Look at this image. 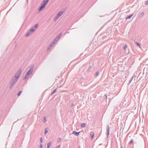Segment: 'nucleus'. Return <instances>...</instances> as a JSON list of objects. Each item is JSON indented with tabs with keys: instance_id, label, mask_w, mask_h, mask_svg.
I'll return each instance as SVG.
<instances>
[{
	"instance_id": "nucleus-1",
	"label": "nucleus",
	"mask_w": 148,
	"mask_h": 148,
	"mask_svg": "<svg viewBox=\"0 0 148 148\" xmlns=\"http://www.w3.org/2000/svg\"><path fill=\"white\" fill-rule=\"evenodd\" d=\"M17 81L18 80L15 79V78L12 77L11 80V82L10 84V88L11 89L13 86H14Z\"/></svg>"
},
{
	"instance_id": "nucleus-2",
	"label": "nucleus",
	"mask_w": 148,
	"mask_h": 148,
	"mask_svg": "<svg viewBox=\"0 0 148 148\" xmlns=\"http://www.w3.org/2000/svg\"><path fill=\"white\" fill-rule=\"evenodd\" d=\"M21 68H19L18 71L14 74V77H13L15 78V79L18 80L19 77L21 75Z\"/></svg>"
},
{
	"instance_id": "nucleus-3",
	"label": "nucleus",
	"mask_w": 148,
	"mask_h": 148,
	"mask_svg": "<svg viewBox=\"0 0 148 148\" xmlns=\"http://www.w3.org/2000/svg\"><path fill=\"white\" fill-rule=\"evenodd\" d=\"M34 66L32 65L29 67V70L26 73L27 75H30L32 74L33 72V69Z\"/></svg>"
},
{
	"instance_id": "nucleus-4",
	"label": "nucleus",
	"mask_w": 148,
	"mask_h": 148,
	"mask_svg": "<svg viewBox=\"0 0 148 148\" xmlns=\"http://www.w3.org/2000/svg\"><path fill=\"white\" fill-rule=\"evenodd\" d=\"M64 11H60L59 12L56 16L54 19V21H56L57 19H58L60 17V16L64 13Z\"/></svg>"
},
{
	"instance_id": "nucleus-5",
	"label": "nucleus",
	"mask_w": 148,
	"mask_h": 148,
	"mask_svg": "<svg viewBox=\"0 0 148 148\" xmlns=\"http://www.w3.org/2000/svg\"><path fill=\"white\" fill-rule=\"evenodd\" d=\"M110 127L108 125H106V134L107 136V138H108L109 134V130H110Z\"/></svg>"
},
{
	"instance_id": "nucleus-6",
	"label": "nucleus",
	"mask_w": 148,
	"mask_h": 148,
	"mask_svg": "<svg viewBox=\"0 0 148 148\" xmlns=\"http://www.w3.org/2000/svg\"><path fill=\"white\" fill-rule=\"evenodd\" d=\"M49 0H44L43 1L42 3L41 4V5H43L45 7V5H47V3L49 2Z\"/></svg>"
},
{
	"instance_id": "nucleus-7",
	"label": "nucleus",
	"mask_w": 148,
	"mask_h": 148,
	"mask_svg": "<svg viewBox=\"0 0 148 148\" xmlns=\"http://www.w3.org/2000/svg\"><path fill=\"white\" fill-rule=\"evenodd\" d=\"M80 132H77L75 131H73V134L75 135L76 136H79V134L80 133Z\"/></svg>"
},
{
	"instance_id": "nucleus-8",
	"label": "nucleus",
	"mask_w": 148,
	"mask_h": 148,
	"mask_svg": "<svg viewBox=\"0 0 148 148\" xmlns=\"http://www.w3.org/2000/svg\"><path fill=\"white\" fill-rule=\"evenodd\" d=\"M29 75H27V73H26L25 74V75L23 78V79L25 80V79H26L27 78H28Z\"/></svg>"
},
{
	"instance_id": "nucleus-9",
	"label": "nucleus",
	"mask_w": 148,
	"mask_h": 148,
	"mask_svg": "<svg viewBox=\"0 0 148 148\" xmlns=\"http://www.w3.org/2000/svg\"><path fill=\"white\" fill-rule=\"evenodd\" d=\"M32 34L29 31H28V32L25 35V37H27L28 36H29L30 35H31Z\"/></svg>"
},
{
	"instance_id": "nucleus-10",
	"label": "nucleus",
	"mask_w": 148,
	"mask_h": 148,
	"mask_svg": "<svg viewBox=\"0 0 148 148\" xmlns=\"http://www.w3.org/2000/svg\"><path fill=\"white\" fill-rule=\"evenodd\" d=\"M57 41V40L56 38H55L54 40L53 41L51 44L52 45L53 44H54Z\"/></svg>"
},
{
	"instance_id": "nucleus-11",
	"label": "nucleus",
	"mask_w": 148,
	"mask_h": 148,
	"mask_svg": "<svg viewBox=\"0 0 148 148\" xmlns=\"http://www.w3.org/2000/svg\"><path fill=\"white\" fill-rule=\"evenodd\" d=\"M62 34V33H61L59 34L58 36H57L56 38H56V39L57 40L58 39L60 38V37L61 36Z\"/></svg>"
},
{
	"instance_id": "nucleus-12",
	"label": "nucleus",
	"mask_w": 148,
	"mask_h": 148,
	"mask_svg": "<svg viewBox=\"0 0 148 148\" xmlns=\"http://www.w3.org/2000/svg\"><path fill=\"white\" fill-rule=\"evenodd\" d=\"M45 7L43 5H41L40 6V8L39 9V11H40L42 10Z\"/></svg>"
},
{
	"instance_id": "nucleus-13",
	"label": "nucleus",
	"mask_w": 148,
	"mask_h": 148,
	"mask_svg": "<svg viewBox=\"0 0 148 148\" xmlns=\"http://www.w3.org/2000/svg\"><path fill=\"white\" fill-rule=\"evenodd\" d=\"M99 71H97L94 74V76L95 77H97L99 74Z\"/></svg>"
},
{
	"instance_id": "nucleus-14",
	"label": "nucleus",
	"mask_w": 148,
	"mask_h": 148,
	"mask_svg": "<svg viewBox=\"0 0 148 148\" xmlns=\"http://www.w3.org/2000/svg\"><path fill=\"white\" fill-rule=\"evenodd\" d=\"M144 12H142L140 13L139 15V17H141L143 16L144 15Z\"/></svg>"
},
{
	"instance_id": "nucleus-15",
	"label": "nucleus",
	"mask_w": 148,
	"mask_h": 148,
	"mask_svg": "<svg viewBox=\"0 0 148 148\" xmlns=\"http://www.w3.org/2000/svg\"><path fill=\"white\" fill-rule=\"evenodd\" d=\"M51 142H49V143H48L47 144V148H49L50 146L51 145Z\"/></svg>"
},
{
	"instance_id": "nucleus-16",
	"label": "nucleus",
	"mask_w": 148,
	"mask_h": 148,
	"mask_svg": "<svg viewBox=\"0 0 148 148\" xmlns=\"http://www.w3.org/2000/svg\"><path fill=\"white\" fill-rule=\"evenodd\" d=\"M133 14H132L131 15H129V16H127L126 18V19H128L130 18H131V17H132V16H133Z\"/></svg>"
},
{
	"instance_id": "nucleus-17",
	"label": "nucleus",
	"mask_w": 148,
	"mask_h": 148,
	"mask_svg": "<svg viewBox=\"0 0 148 148\" xmlns=\"http://www.w3.org/2000/svg\"><path fill=\"white\" fill-rule=\"evenodd\" d=\"M29 31V32H30L32 34L35 31V30L34 29L32 28Z\"/></svg>"
},
{
	"instance_id": "nucleus-18",
	"label": "nucleus",
	"mask_w": 148,
	"mask_h": 148,
	"mask_svg": "<svg viewBox=\"0 0 148 148\" xmlns=\"http://www.w3.org/2000/svg\"><path fill=\"white\" fill-rule=\"evenodd\" d=\"M135 43L136 44V45H137V46L139 47H140V46L141 45L138 42H135Z\"/></svg>"
},
{
	"instance_id": "nucleus-19",
	"label": "nucleus",
	"mask_w": 148,
	"mask_h": 148,
	"mask_svg": "<svg viewBox=\"0 0 148 148\" xmlns=\"http://www.w3.org/2000/svg\"><path fill=\"white\" fill-rule=\"evenodd\" d=\"M90 135L91 138H92L94 136V133L92 132H91L90 133Z\"/></svg>"
},
{
	"instance_id": "nucleus-20",
	"label": "nucleus",
	"mask_w": 148,
	"mask_h": 148,
	"mask_svg": "<svg viewBox=\"0 0 148 148\" xmlns=\"http://www.w3.org/2000/svg\"><path fill=\"white\" fill-rule=\"evenodd\" d=\"M86 126V124L84 123H83L81 125V126L82 127H84Z\"/></svg>"
},
{
	"instance_id": "nucleus-21",
	"label": "nucleus",
	"mask_w": 148,
	"mask_h": 148,
	"mask_svg": "<svg viewBox=\"0 0 148 148\" xmlns=\"http://www.w3.org/2000/svg\"><path fill=\"white\" fill-rule=\"evenodd\" d=\"M52 45L51 44L48 47L47 49L48 50L52 48Z\"/></svg>"
},
{
	"instance_id": "nucleus-22",
	"label": "nucleus",
	"mask_w": 148,
	"mask_h": 148,
	"mask_svg": "<svg viewBox=\"0 0 148 148\" xmlns=\"http://www.w3.org/2000/svg\"><path fill=\"white\" fill-rule=\"evenodd\" d=\"M38 27V25L37 24H36L34 26V27H35V30L36 28Z\"/></svg>"
},
{
	"instance_id": "nucleus-23",
	"label": "nucleus",
	"mask_w": 148,
	"mask_h": 148,
	"mask_svg": "<svg viewBox=\"0 0 148 148\" xmlns=\"http://www.w3.org/2000/svg\"><path fill=\"white\" fill-rule=\"evenodd\" d=\"M57 90V89H54V90H53V92L52 93V94H51V95H53V94H54V93L56 92V91Z\"/></svg>"
},
{
	"instance_id": "nucleus-24",
	"label": "nucleus",
	"mask_w": 148,
	"mask_h": 148,
	"mask_svg": "<svg viewBox=\"0 0 148 148\" xmlns=\"http://www.w3.org/2000/svg\"><path fill=\"white\" fill-rule=\"evenodd\" d=\"M133 77H132L131 79H130V82L128 84V85H129V84H130L131 82L132 81V80L133 79Z\"/></svg>"
},
{
	"instance_id": "nucleus-25",
	"label": "nucleus",
	"mask_w": 148,
	"mask_h": 148,
	"mask_svg": "<svg viewBox=\"0 0 148 148\" xmlns=\"http://www.w3.org/2000/svg\"><path fill=\"white\" fill-rule=\"evenodd\" d=\"M42 142H43V138H42V137H41L40 138V143H42Z\"/></svg>"
},
{
	"instance_id": "nucleus-26",
	"label": "nucleus",
	"mask_w": 148,
	"mask_h": 148,
	"mask_svg": "<svg viewBox=\"0 0 148 148\" xmlns=\"http://www.w3.org/2000/svg\"><path fill=\"white\" fill-rule=\"evenodd\" d=\"M127 48V45L125 44V46L124 47V50H125V49Z\"/></svg>"
},
{
	"instance_id": "nucleus-27",
	"label": "nucleus",
	"mask_w": 148,
	"mask_h": 148,
	"mask_svg": "<svg viewBox=\"0 0 148 148\" xmlns=\"http://www.w3.org/2000/svg\"><path fill=\"white\" fill-rule=\"evenodd\" d=\"M22 92V91H20L17 94V95L18 96H19L21 94V92Z\"/></svg>"
},
{
	"instance_id": "nucleus-28",
	"label": "nucleus",
	"mask_w": 148,
	"mask_h": 148,
	"mask_svg": "<svg viewBox=\"0 0 148 148\" xmlns=\"http://www.w3.org/2000/svg\"><path fill=\"white\" fill-rule=\"evenodd\" d=\"M48 132V131L46 130V129H45V132H44L45 134H47V133Z\"/></svg>"
},
{
	"instance_id": "nucleus-29",
	"label": "nucleus",
	"mask_w": 148,
	"mask_h": 148,
	"mask_svg": "<svg viewBox=\"0 0 148 148\" xmlns=\"http://www.w3.org/2000/svg\"><path fill=\"white\" fill-rule=\"evenodd\" d=\"M133 142V141L132 140H131L129 143V144H131Z\"/></svg>"
},
{
	"instance_id": "nucleus-30",
	"label": "nucleus",
	"mask_w": 148,
	"mask_h": 148,
	"mask_svg": "<svg viewBox=\"0 0 148 148\" xmlns=\"http://www.w3.org/2000/svg\"><path fill=\"white\" fill-rule=\"evenodd\" d=\"M61 138H59L58 139V142H59L61 141Z\"/></svg>"
},
{
	"instance_id": "nucleus-31",
	"label": "nucleus",
	"mask_w": 148,
	"mask_h": 148,
	"mask_svg": "<svg viewBox=\"0 0 148 148\" xmlns=\"http://www.w3.org/2000/svg\"><path fill=\"white\" fill-rule=\"evenodd\" d=\"M46 121V118L44 117V120H43V121L44 122H45Z\"/></svg>"
},
{
	"instance_id": "nucleus-32",
	"label": "nucleus",
	"mask_w": 148,
	"mask_h": 148,
	"mask_svg": "<svg viewBox=\"0 0 148 148\" xmlns=\"http://www.w3.org/2000/svg\"><path fill=\"white\" fill-rule=\"evenodd\" d=\"M145 4L146 5H148V0H147V1H146L145 2Z\"/></svg>"
},
{
	"instance_id": "nucleus-33",
	"label": "nucleus",
	"mask_w": 148,
	"mask_h": 148,
	"mask_svg": "<svg viewBox=\"0 0 148 148\" xmlns=\"http://www.w3.org/2000/svg\"><path fill=\"white\" fill-rule=\"evenodd\" d=\"M43 146L42 144H41L39 147V148H42Z\"/></svg>"
},
{
	"instance_id": "nucleus-34",
	"label": "nucleus",
	"mask_w": 148,
	"mask_h": 148,
	"mask_svg": "<svg viewBox=\"0 0 148 148\" xmlns=\"http://www.w3.org/2000/svg\"><path fill=\"white\" fill-rule=\"evenodd\" d=\"M60 145H58L56 146V148H60Z\"/></svg>"
},
{
	"instance_id": "nucleus-35",
	"label": "nucleus",
	"mask_w": 148,
	"mask_h": 148,
	"mask_svg": "<svg viewBox=\"0 0 148 148\" xmlns=\"http://www.w3.org/2000/svg\"><path fill=\"white\" fill-rule=\"evenodd\" d=\"M91 67H92V66H90L89 68V69H88V70H90L91 68Z\"/></svg>"
},
{
	"instance_id": "nucleus-36",
	"label": "nucleus",
	"mask_w": 148,
	"mask_h": 148,
	"mask_svg": "<svg viewBox=\"0 0 148 148\" xmlns=\"http://www.w3.org/2000/svg\"><path fill=\"white\" fill-rule=\"evenodd\" d=\"M105 96L106 97V99H107V96L106 95H105Z\"/></svg>"
},
{
	"instance_id": "nucleus-37",
	"label": "nucleus",
	"mask_w": 148,
	"mask_h": 148,
	"mask_svg": "<svg viewBox=\"0 0 148 148\" xmlns=\"http://www.w3.org/2000/svg\"><path fill=\"white\" fill-rule=\"evenodd\" d=\"M74 106V104L73 103L71 105V107H73V106Z\"/></svg>"
},
{
	"instance_id": "nucleus-38",
	"label": "nucleus",
	"mask_w": 148,
	"mask_h": 148,
	"mask_svg": "<svg viewBox=\"0 0 148 148\" xmlns=\"http://www.w3.org/2000/svg\"><path fill=\"white\" fill-rule=\"evenodd\" d=\"M121 148H123L122 146L121 145Z\"/></svg>"
},
{
	"instance_id": "nucleus-39",
	"label": "nucleus",
	"mask_w": 148,
	"mask_h": 148,
	"mask_svg": "<svg viewBox=\"0 0 148 148\" xmlns=\"http://www.w3.org/2000/svg\"><path fill=\"white\" fill-rule=\"evenodd\" d=\"M32 29H35V27H34V26L33 27H32Z\"/></svg>"
},
{
	"instance_id": "nucleus-40",
	"label": "nucleus",
	"mask_w": 148,
	"mask_h": 148,
	"mask_svg": "<svg viewBox=\"0 0 148 148\" xmlns=\"http://www.w3.org/2000/svg\"><path fill=\"white\" fill-rule=\"evenodd\" d=\"M78 148H80V147L79 146Z\"/></svg>"
}]
</instances>
